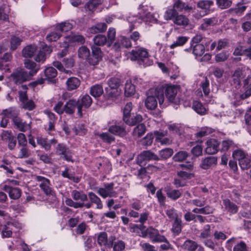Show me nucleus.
Listing matches in <instances>:
<instances>
[{"instance_id": "1", "label": "nucleus", "mask_w": 251, "mask_h": 251, "mask_svg": "<svg viewBox=\"0 0 251 251\" xmlns=\"http://www.w3.org/2000/svg\"><path fill=\"white\" fill-rule=\"evenodd\" d=\"M162 105L164 102V97L163 91L159 89L151 88L147 93V97L145 101L146 107L149 110H153L157 106V101Z\"/></svg>"}, {"instance_id": "2", "label": "nucleus", "mask_w": 251, "mask_h": 251, "mask_svg": "<svg viewBox=\"0 0 251 251\" xmlns=\"http://www.w3.org/2000/svg\"><path fill=\"white\" fill-rule=\"evenodd\" d=\"M149 57L148 50L143 47L132 50L129 53L130 59L136 61L140 65H145V61Z\"/></svg>"}, {"instance_id": "3", "label": "nucleus", "mask_w": 251, "mask_h": 251, "mask_svg": "<svg viewBox=\"0 0 251 251\" xmlns=\"http://www.w3.org/2000/svg\"><path fill=\"white\" fill-rule=\"evenodd\" d=\"M30 79L28 73L23 69H17L11 75V80L16 84H20Z\"/></svg>"}, {"instance_id": "4", "label": "nucleus", "mask_w": 251, "mask_h": 251, "mask_svg": "<svg viewBox=\"0 0 251 251\" xmlns=\"http://www.w3.org/2000/svg\"><path fill=\"white\" fill-rule=\"evenodd\" d=\"M35 180L40 182L39 187L47 196H53L54 192L50 187V180L42 176H36Z\"/></svg>"}, {"instance_id": "5", "label": "nucleus", "mask_w": 251, "mask_h": 251, "mask_svg": "<svg viewBox=\"0 0 251 251\" xmlns=\"http://www.w3.org/2000/svg\"><path fill=\"white\" fill-rule=\"evenodd\" d=\"M115 240V237L111 236L108 239L107 234L105 232H100L97 235L98 244L101 247L111 248L112 242ZM102 251H105L104 249L101 248Z\"/></svg>"}, {"instance_id": "6", "label": "nucleus", "mask_w": 251, "mask_h": 251, "mask_svg": "<svg viewBox=\"0 0 251 251\" xmlns=\"http://www.w3.org/2000/svg\"><path fill=\"white\" fill-rule=\"evenodd\" d=\"M159 160V156L150 151H142L137 156V162L140 166H142L144 162L150 160Z\"/></svg>"}, {"instance_id": "7", "label": "nucleus", "mask_w": 251, "mask_h": 251, "mask_svg": "<svg viewBox=\"0 0 251 251\" xmlns=\"http://www.w3.org/2000/svg\"><path fill=\"white\" fill-rule=\"evenodd\" d=\"M113 183L105 184L104 187L98 188L97 193L104 199L107 197H116L117 193L113 190Z\"/></svg>"}, {"instance_id": "8", "label": "nucleus", "mask_w": 251, "mask_h": 251, "mask_svg": "<svg viewBox=\"0 0 251 251\" xmlns=\"http://www.w3.org/2000/svg\"><path fill=\"white\" fill-rule=\"evenodd\" d=\"M132 46L130 39L125 36H121L113 46V49L115 51H120L123 48H129Z\"/></svg>"}, {"instance_id": "9", "label": "nucleus", "mask_w": 251, "mask_h": 251, "mask_svg": "<svg viewBox=\"0 0 251 251\" xmlns=\"http://www.w3.org/2000/svg\"><path fill=\"white\" fill-rule=\"evenodd\" d=\"M145 236L151 239L152 242L162 241L164 239V236L160 235L157 229L151 227L147 228L145 232Z\"/></svg>"}, {"instance_id": "10", "label": "nucleus", "mask_w": 251, "mask_h": 251, "mask_svg": "<svg viewBox=\"0 0 251 251\" xmlns=\"http://www.w3.org/2000/svg\"><path fill=\"white\" fill-rule=\"evenodd\" d=\"M182 249L187 251H195L198 249V251H204L203 248L199 245V244L195 241L187 239L183 244L181 246Z\"/></svg>"}, {"instance_id": "11", "label": "nucleus", "mask_w": 251, "mask_h": 251, "mask_svg": "<svg viewBox=\"0 0 251 251\" xmlns=\"http://www.w3.org/2000/svg\"><path fill=\"white\" fill-rule=\"evenodd\" d=\"M206 147L205 151L206 153L209 154H214L216 153L219 150V142L214 139H210L206 143Z\"/></svg>"}, {"instance_id": "12", "label": "nucleus", "mask_w": 251, "mask_h": 251, "mask_svg": "<svg viewBox=\"0 0 251 251\" xmlns=\"http://www.w3.org/2000/svg\"><path fill=\"white\" fill-rule=\"evenodd\" d=\"M92 102L91 98L88 95L83 96L81 100H78L77 105V113L79 116H82V108L84 107L86 108L90 106Z\"/></svg>"}, {"instance_id": "13", "label": "nucleus", "mask_w": 251, "mask_h": 251, "mask_svg": "<svg viewBox=\"0 0 251 251\" xmlns=\"http://www.w3.org/2000/svg\"><path fill=\"white\" fill-rule=\"evenodd\" d=\"M108 131L115 135L123 137L126 134L125 126L119 123L111 126L108 128Z\"/></svg>"}, {"instance_id": "14", "label": "nucleus", "mask_w": 251, "mask_h": 251, "mask_svg": "<svg viewBox=\"0 0 251 251\" xmlns=\"http://www.w3.org/2000/svg\"><path fill=\"white\" fill-rule=\"evenodd\" d=\"M173 23L182 28H185L190 25V20L186 15L178 13L174 19Z\"/></svg>"}, {"instance_id": "15", "label": "nucleus", "mask_w": 251, "mask_h": 251, "mask_svg": "<svg viewBox=\"0 0 251 251\" xmlns=\"http://www.w3.org/2000/svg\"><path fill=\"white\" fill-rule=\"evenodd\" d=\"M24 65L26 69L29 70L28 74H29L30 77L36 75L40 69L39 65L29 59L25 60Z\"/></svg>"}, {"instance_id": "16", "label": "nucleus", "mask_w": 251, "mask_h": 251, "mask_svg": "<svg viewBox=\"0 0 251 251\" xmlns=\"http://www.w3.org/2000/svg\"><path fill=\"white\" fill-rule=\"evenodd\" d=\"M173 7L176 12L185 11L189 12L193 10V7L187 4L181 0H176L174 2Z\"/></svg>"}, {"instance_id": "17", "label": "nucleus", "mask_w": 251, "mask_h": 251, "mask_svg": "<svg viewBox=\"0 0 251 251\" xmlns=\"http://www.w3.org/2000/svg\"><path fill=\"white\" fill-rule=\"evenodd\" d=\"M178 88L175 85H167L165 87L166 96L170 102H175Z\"/></svg>"}, {"instance_id": "18", "label": "nucleus", "mask_w": 251, "mask_h": 251, "mask_svg": "<svg viewBox=\"0 0 251 251\" xmlns=\"http://www.w3.org/2000/svg\"><path fill=\"white\" fill-rule=\"evenodd\" d=\"M78 100L71 99L67 101L64 106V112L68 114H72L74 113L75 108H77Z\"/></svg>"}, {"instance_id": "19", "label": "nucleus", "mask_w": 251, "mask_h": 251, "mask_svg": "<svg viewBox=\"0 0 251 251\" xmlns=\"http://www.w3.org/2000/svg\"><path fill=\"white\" fill-rule=\"evenodd\" d=\"M243 89L244 93L241 95L242 99H247L251 96V76H249L244 80Z\"/></svg>"}, {"instance_id": "20", "label": "nucleus", "mask_w": 251, "mask_h": 251, "mask_svg": "<svg viewBox=\"0 0 251 251\" xmlns=\"http://www.w3.org/2000/svg\"><path fill=\"white\" fill-rule=\"evenodd\" d=\"M223 205L225 209L230 215L235 214L238 211L237 206L228 199L223 200Z\"/></svg>"}, {"instance_id": "21", "label": "nucleus", "mask_w": 251, "mask_h": 251, "mask_svg": "<svg viewBox=\"0 0 251 251\" xmlns=\"http://www.w3.org/2000/svg\"><path fill=\"white\" fill-rule=\"evenodd\" d=\"M192 108L198 114L201 115H205L207 113V106L198 101H193Z\"/></svg>"}, {"instance_id": "22", "label": "nucleus", "mask_w": 251, "mask_h": 251, "mask_svg": "<svg viewBox=\"0 0 251 251\" xmlns=\"http://www.w3.org/2000/svg\"><path fill=\"white\" fill-rule=\"evenodd\" d=\"M71 195L74 200L80 201V202H85L88 200L87 195L82 191L73 190Z\"/></svg>"}, {"instance_id": "23", "label": "nucleus", "mask_w": 251, "mask_h": 251, "mask_svg": "<svg viewBox=\"0 0 251 251\" xmlns=\"http://www.w3.org/2000/svg\"><path fill=\"white\" fill-rule=\"evenodd\" d=\"M37 142L38 144L44 148L46 150L49 151L51 147L50 143L55 144L57 143V141L54 139H52L50 140V143H49L47 138L38 137L37 138Z\"/></svg>"}, {"instance_id": "24", "label": "nucleus", "mask_w": 251, "mask_h": 251, "mask_svg": "<svg viewBox=\"0 0 251 251\" xmlns=\"http://www.w3.org/2000/svg\"><path fill=\"white\" fill-rule=\"evenodd\" d=\"M217 163V159L214 156L207 157L201 161V167L203 169H207Z\"/></svg>"}, {"instance_id": "25", "label": "nucleus", "mask_w": 251, "mask_h": 251, "mask_svg": "<svg viewBox=\"0 0 251 251\" xmlns=\"http://www.w3.org/2000/svg\"><path fill=\"white\" fill-rule=\"evenodd\" d=\"M5 112H7V111H6ZM8 112L11 114L12 121L14 126L17 127L22 122L21 119L18 117V111L16 108L10 107L9 108V110L8 111Z\"/></svg>"}, {"instance_id": "26", "label": "nucleus", "mask_w": 251, "mask_h": 251, "mask_svg": "<svg viewBox=\"0 0 251 251\" xmlns=\"http://www.w3.org/2000/svg\"><path fill=\"white\" fill-rule=\"evenodd\" d=\"M90 93L94 98H98L103 94V88L101 85L96 84L91 87Z\"/></svg>"}, {"instance_id": "27", "label": "nucleus", "mask_w": 251, "mask_h": 251, "mask_svg": "<svg viewBox=\"0 0 251 251\" xmlns=\"http://www.w3.org/2000/svg\"><path fill=\"white\" fill-rule=\"evenodd\" d=\"M146 130V126L144 124H138L134 127L132 132V135L135 138H139L144 134Z\"/></svg>"}, {"instance_id": "28", "label": "nucleus", "mask_w": 251, "mask_h": 251, "mask_svg": "<svg viewBox=\"0 0 251 251\" xmlns=\"http://www.w3.org/2000/svg\"><path fill=\"white\" fill-rule=\"evenodd\" d=\"M37 48L35 46L29 45L23 50L22 54L24 57L30 58L33 56Z\"/></svg>"}, {"instance_id": "29", "label": "nucleus", "mask_w": 251, "mask_h": 251, "mask_svg": "<svg viewBox=\"0 0 251 251\" xmlns=\"http://www.w3.org/2000/svg\"><path fill=\"white\" fill-rule=\"evenodd\" d=\"M135 92V86L130 80H127L125 87V94L126 97H130Z\"/></svg>"}, {"instance_id": "30", "label": "nucleus", "mask_w": 251, "mask_h": 251, "mask_svg": "<svg viewBox=\"0 0 251 251\" xmlns=\"http://www.w3.org/2000/svg\"><path fill=\"white\" fill-rule=\"evenodd\" d=\"M214 5V2L211 0H200L197 3V7L207 11L210 10L211 7Z\"/></svg>"}, {"instance_id": "31", "label": "nucleus", "mask_w": 251, "mask_h": 251, "mask_svg": "<svg viewBox=\"0 0 251 251\" xmlns=\"http://www.w3.org/2000/svg\"><path fill=\"white\" fill-rule=\"evenodd\" d=\"M178 12L176 11L173 7L172 8H168L164 12V18L167 21L172 20L173 22Z\"/></svg>"}, {"instance_id": "32", "label": "nucleus", "mask_w": 251, "mask_h": 251, "mask_svg": "<svg viewBox=\"0 0 251 251\" xmlns=\"http://www.w3.org/2000/svg\"><path fill=\"white\" fill-rule=\"evenodd\" d=\"M0 232L2 238H9L12 235V228L10 227V224L3 225L0 228Z\"/></svg>"}, {"instance_id": "33", "label": "nucleus", "mask_w": 251, "mask_h": 251, "mask_svg": "<svg viewBox=\"0 0 251 251\" xmlns=\"http://www.w3.org/2000/svg\"><path fill=\"white\" fill-rule=\"evenodd\" d=\"M174 153L173 150L171 148H166L159 151V157L162 160H166L170 158Z\"/></svg>"}, {"instance_id": "34", "label": "nucleus", "mask_w": 251, "mask_h": 251, "mask_svg": "<svg viewBox=\"0 0 251 251\" xmlns=\"http://www.w3.org/2000/svg\"><path fill=\"white\" fill-rule=\"evenodd\" d=\"M66 84L68 90H72L77 88L80 84V82L78 78L73 77L67 80Z\"/></svg>"}, {"instance_id": "35", "label": "nucleus", "mask_w": 251, "mask_h": 251, "mask_svg": "<svg viewBox=\"0 0 251 251\" xmlns=\"http://www.w3.org/2000/svg\"><path fill=\"white\" fill-rule=\"evenodd\" d=\"M98 135L105 143L111 144L115 141V137L109 132L100 133Z\"/></svg>"}, {"instance_id": "36", "label": "nucleus", "mask_w": 251, "mask_h": 251, "mask_svg": "<svg viewBox=\"0 0 251 251\" xmlns=\"http://www.w3.org/2000/svg\"><path fill=\"white\" fill-rule=\"evenodd\" d=\"M188 38L186 36H178L176 40L170 45L171 49H174L178 46L184 45L188 40Z\"/></svg>"}, {"instance_id": "37", "label": "nucleus", "mask_w": 251, "mask_h": 251, "mask_svg": "<svg viewBox=\"0 0 251 251\" xmlns=\"http://www.w3.org/2000/svg\"><path fill=\"white\" fill-rule=\"evenodd\" d=\"M193 46V53L196 57L201 56L204 53L205 48L202 44H196Z\"/></svg>"}, {"instance_id": "38", "label": "nucleus", "mask_w": 251, "mask_h": 251, "mask_svg": "<svg viewBox=\"0 0 251 251\" xmlns=\"http://www.w3.org/2000/svg\"><path fill=\"white\" fill-rule=\"evenodd\" d=\"M203 23L201 24V28L206 29L210 26H213L218 23V20L215 17L206 18L203 20Z\"/></svg>"}, {"instance_id": "39", "label": "nucleus", "mask_w": 251, "mask_h": 251, "mask_svg": "<svg viewBox=\"0 0 251 251\" xmlns=\"http://www.w3.org/2000/svg\"><path fill=\"white\" fill-rule=\"evenodd\" d=\"M134 121H130L129 117H126L124 118V122L125 123L129 126H134L135 124L141 122L142 121V117L139 114H137L135 116H132Z\"/></svg>"}, {"instance_id": "40", "label": "nucleus", "mask_w": 251, "mask_h": 251, "mask_svg": "<svg viewBox=\"0 0 251 251\" xmlns=\"http://www.w3.org/2000/svg\"><path fill=\"white\" fill-rule=\"evenodd\" d=\"M46 78L45 79L50 81L57 75V71L53 67H50L46 68L44 72Z\"/></svg>"}, {"instance_id": "41", "label": "nucleus", "mask_w": 251, "mask_h": 251, "mask_svg": "<svg viewBox=\"0 0 251 251\" xmlns=\"http://www.w3.org/2000/svg\"><path fill=\"white\" fill-rule=\"evenodd\" d=\"M61 36L58 29L55 27L54 31L50 32L46 37L47 40L49 42L56 41Z\"/></svg>"}, {"instance_id": "42", "label": "nucleus", "mask_w": 251, "mask_h": 251, "mask_svg": "<svg viewBox=\"0 0 251 251\" xmlns=\"http://www.w3.org/2000/svg\"><path fill=\"white\" fill-rule=\"evenodd\" d=\"M9 108L5 110H3L1 114L2 115V119L0 122V126L2 127H5L8 123L9 118H11V114L9 112H5L8 111Z\"/></svg>"}, {"instance_id": "43", "label": "nucleus", "mask_w": 251, "mask_h": 251, "mask_svg": "<svg viewBox=\"0 0 251 251\" xmlns=\"http://www.w3.org/2000/svg\"><path fill=\"white\" fill-rule=\"evenodd\" d=\"M21 190L16 187H12L10 190L9 191L8 195L10 199L12 200H18L21 196Z\"/></svg>"}, {"instance_id": "44", "label": "nucleus", "mask_w": 251, "mask_h": 251, "mask_svg": "<svg viewBox=\"0 0 251 251\" xmlns=\"http://www.w3.org/2000/svg\"><path fill=\"white\" fill-rule=\"evenodd\" d=\"M214 208L209 206H206L201 208H194L192 211L195 213L210 214L213 213Z\"/></svg>"}, {"instance_id": "45", "label": "nucleus", "mask_w": 251, "mask_h": 251, "mask_svg": "<svg viewBox=\"0 0 251 251\" xmlns=\"http://www.w3.org/2000/svg\"><path fill=\"white\" fill-rule=\"evenodd\" d=\"M78 57L83 59H86L90 55V50L85 46L80 47L78 50Z\"/></svg>"}, {"instance_id": "46", "label": "nucleus", "mask_w": 251, "mask_h": 251, "mask_svg": "<svg viewBox=\"0 0 251 251\" xmlns=\"http://www.w3.org/2000/svg\"><path fill=\"white\" fill-rule=\"evenodd\" d=\"M211 235L210 232V226L209 225H205L202 231L201 232L199 238L201 240H203L210 237Z\"/></svg>"}, {"instance_id": "47", "label": "nucleus", "mask_w": 251, "mask_h": 251, "mask_svg": "<svg viewBox=\"0 0 251 251\" xmlns=\"http://www.w3.org/2000/svg\"><path fill=\"white\" fill-rule=\"evenodd\" d=\"M248 155L247 153L241 149L236 150L232 152L233 158L238 160V161L244 159Z\"/></svg>"}, {"instance_id": "48", "label": "nucleus", "mask_w": 251, "mask_h": 251, "mask_svg": "<svg viewBox=\"0 0 251 251\" xmlns=\"http://www.w3.org/2000/svg\"><path fill=\"white\" fill-rule=\"evenodd\" d=\"M127 21L130 24H131L129 27L130 31H132L135 28V24L136 22L141 23L142 21L144 22L147 21V20H146L145 19H141L140 18H138L135 16L129 17L127 18Z\"/></svg>"}, {"instance_id": "49", "label": "nucleus", "mask_w": 251, "mask_h": 251, "mask_svg": "<svg viewBox=\"0 0 251 251\" xmlns=\"http://www.w3.org/2000/svg\"><path fill=\"white\" fill-rule=\"evenodd\" d=\"M71 43H77L82 44L85 42V39L80 35H72L67 37Z\"/></svg>"}, {"instance_id": "50", "label": "nucleus", "mask_w": 251, "mask_h": 251, "mask_svg": "<svg viewBox=\"0 0 251 251\" xmlns=\"http://www.w3.org/2000/svg\"><path fill=\"white\" fill-rule=\"evenodd\" d=\"M93 41L94 44L97 46H103L107 42L106 36L101 34L96 35L93 38Z\"/></svg>"}, {"instance_id": "51", "label": "nucleus", "mask_w": 251, "mask_h": 251, "mask_svg": "<svg viewBox=\"0 0 251 251\" xmlns=\"http://www.w3.org/2000/svg\"><path fill=\"white\" fill-rule=\"evenodd\" d=\"M188 156V153L186 151H180L173 156V159L176 162H182Z\"/></svg>"}, {"instance_id": "52", "label": "nucleus", "mask_w": 251, "mask_h": 251, "mask_svg": "<svg viewBox=\"0 0 251 251\" xmlns=\"http://www.w3.org/2000/svg\"><path fill=\"white\" fill-rule=\"evenodd\" d=\"M113 251H124L125 249V243L122 240L112 242Z\"/></svg>"}, {"instance_id": "53", "label": "nucleus", "mask_w": 251, "mask_h": 251, "mask_svg": "<svg viewBox=\"0 0 251 251\" xmlns=\"http://www.w3.org/2000/svg\"><path fill=\"white\" fill-rule=\"evenodd\" d=\"M239 164L242 170H248L251 166V160L248 155L244 159L239 161Z\"/></svg>"}, {"instance_id": "54", "label": "nucleus", "mask_w": 251, "mask_h": 251, "mask_svg": "<svg viewBox=\"0 0 251 251\" xmlns=\"http://www.w3.org/2000/svg\"><path fill=\"white\" fill-rule=\"evenodd\" d=\"M72 27V25L69 22L62 23L56 26L60 33L61 32H67L71 30Z\"/></svg>"}, {"instance_id": "55", "label": "nucleus", "mask_w": 251, "mask_h": 251, "mask_svg": "<svg viewBox=\"0 0 251 251\" xmlns=\"http://www.w3.org/2000/svg\"><path fill=\"white\" fill-rule=\"evenodd\" d=\"M62 176L65 178H68L70 180H73L74 182H78L79 178L77 177H75L74 174L70 173L69 169L66 168L64 171L62 173Z\"/></svg>"}, {"instance_id": "56", "label": "nucleus", "mask_w": 251, "mask_h": 251, "mask_svg": "<svg viewBox=\"0 0 251 251\" xmlns=\"http://www.w3.org/2000/svg\"><path fill=\"white\" fill-rule=\"evenodd\" d=\"M153 135L152 133H148L147 135L140 140L141 145L145 146H149L151 145L153 142Z\"/></svg>"}, {"instance_id": "57", "label": "nucleus", "mask_w": 251, "mask_h": 251, "mask_svg": "<svg viewBox=\"0 0 251 251\" xmlns=\"http://www.w3.org/2000/svg\"><path fill=\"white\" fill-rule=\"evenodd\" d=\"M166 214L168 217L172 220L175 221L181 218V216H179V215L176 213V210L174 208L167 209L166 211Z\"/></svg>"}, {"instance_id": "58", "label": "nucleus", "mask_w": 251, "mask_h": 251, "mask_svg": "<svg viewBox=\"0 0 251 251\" xmlns=\"http://www.w3.org/2000/svg\"><path fill=\"white\" fill-rule=\"evenodd\" d=\"M181 218L174 221L172 227V231L176 235H178L181 231Z\"/></svg>"}, {"instance_id": "59", "label": "nucleus", "mask_w": 251, "mask_h": 251, "mask_svg": "<svg viewBox=\"0 0 251 251\" xmlns=\"http://www.w3.org/2000/svg\"><path fill=\"white\" fill-rule=\"evenodd\" d=\"M216 4L220 8L226 9L231 5L232 0H216Z\"/></svg>"}, {"instance_id": "60", "label": "nucleus", "mask_w": 251, "mask_h": 251, "mask_svg": "<svg viewBox=\"0 0 251 251\" xmlns=\"http://www.w3.org/2000/svg\"><path fill=\"white\" fill-rule=\"evenodd\" d=\"M102 2L103 0H91L86 4V7L89 10L93 11Z\"/></svg>"}, {"instance_id": "61", "label": "nucleus", "mask_w": 251, "mask_h": 251, "mask_svg": "<svg viewBox=\"0 0 251 251\" xmlns=\"http://www.w3.org/2000/svg\"><path fill=\"white\" fill-rule=\"evenodd\" d=\"M167 196L172 200H176L181 196V192L178 190L172 189L167 192Z\"/></svg>"}, {"instance_id": "62", "label": "nucleus", "mask_w": 251, "mask_h": 251, "mask_svg": "<svg viewBox=\"0 0 251 251\" xmlns=\"http://www.w3.org/2000/svg\"><path fill=\"white\" fill-rule=\"evenodd\" d=\"M69 149L66 146L62 143L58 144L56 147V152L57 154L61 155L68 153Z\"/></svg>"}, {"instance_id": "63", "label": "nucleus", "mask_w": 251, "mask_h": 251, "mask_svg": "<svg viewBox=\"0 0 251 251\" xmlns=\"http://www.w3.org/2000/svg\"><path fill=\"white\" fill-rule=\"evenodd\" d=\"M120 80L117 77L111 78L108 81V87L112 89H118L120 85Z\"/></svg>"}, {"instance_id": "64", "label": "nucleus", "mask_w": 251, "mask_h": 251, "mask_svg": "<svg viewBox=\"0 0 251 251\" xmlns=\"http://www.w3.org/2000/svg\"><path fill=\"white\" fill-rule=\"evenodd\" d=\"M22 39L17 37L16 36H13L11 37V49L13 50H15L17 47L20 45L21 42L22 41Z\"/></svg>"}]
</instances>
